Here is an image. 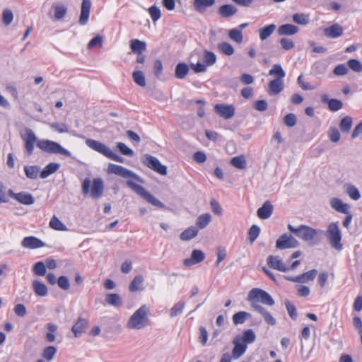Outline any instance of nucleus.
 <instances>
[{
	"mask_svg": "<svg viewBox=\"0 0 362 362\" xmlns=\"http://www.w3.org/2000/svg\"><path fill=\"white\" fill-rule=\"evenodd\" d=\"M107 173L109 174L116 175L123 178H129L130 180H127V185L135 193L155 206H157L160 209H163L165 207L163 203H162L153 195L146 191L144 187L134 182V180L143 183L144 180L133 171L122 165L109 163L107 166Z\"/></svg>",
	"mask_w": 362,
	"mask_h": 362,
	"instance_id": "obj_1",
	"label": "nucleus"
},
{
	"mask_svg": "<svg viewBox=\"0 0 362 362\" xmlns=\"http://www.w3.org/2000/svg\"><path fill=\"white\" fill-rule=\"evenodd\" d=\"M21 138L25 142V148L28 156L33 153L35 143L41 151L50 154H59L66 157H70L71 153L65 149L59 143L48 140H37L33 131L30 129H26L25 133L21 134Z\"/></svg>",
	"mask_w": 362,
	"mask_h": 362,
	"instance_id": "obj_2",
	"label": "nucleus"
},
{
	"mask_svg": "<svg viewBox=\"0 0 362 362\" xmlns=\"http://www.w3.org/2000/svg\"><path fill=\"white\" fill-rule=\"evenodd\" d=\"M288 229L310 245L318 244L320 240V235L322 233V230L315 229L306 225H300L298 227H294L288 224Z\"/></svg>",
	"mask_w": 362,
	"mask_h": 362,
	"instance_id": "obj_3",
	"label": "nucleus"
},
{
	"mask_svg": "<svg viewBox=\"0 0 362 362\" xmlns=\"http://www.w3.org/2000/svg\"><path fill=\"white\" fill-rule=\"evenodd\" d=\"M148 308L146 305L141 306L129 317L127 322V327L130 329H142L148 324Z\"/></svg>",
	"mask_w": 362,
	"mask_h": 362,
	"instance_id": "obj_4",
	"label": "nucleus"
},
{
	"mask_svg": "<svg viewBox=\"0 0 362 362\" xmlns=\"http://www.w3.org/2000/svg\"><path fill=\"white\" fill-rule=\"evenodd\" d=\"M90 179L88 177L83 180L82 183V193L84 196H86L90 193V195L93 199H97L103 194L105 188L103 180L100 177L93 179L91 189L90 191Z\"/></svg>",
	"mask_w": 362,
	"mask_h": 362,
	"instance_id": "obj_5",
	"label": "nucleus"
},
{
	"mask_svg": "<svg viewBox=\"0 0 362 362\" xmlns=\"http://www.w3.org/2000/svg\"><path fill=\"white\" fill-rule=\"evenodd\" d=\"M86 145L91 149L100 153L109 159L118 163H124V158L115 153L109 147L100 141L88 139L86 141Z\"/></svg>",
	"mask_w": 362,
	"mask_h": 362,
	"instance_id": "obj_6",
	"label": "nucleus"
},
{
	"mask_svg": "<svg viewBox=\"0 0 362 362\" xmlns=\"http://www.w3.org/2000/svg\"><path fill=\"white\" fill-rule=\"evenodd\" d=\"M325 235L333 248L339 251L342 250V235L337 222H332L328 225L325 230Z\"/></svg>",
	"mask_w": 362,
	"mask_h": 362,
	"instance_id": "obj_7",
	"label": "nucleus"
},
{
	"mask_svg": "<svg viewBox=\"0 0 362 362\" xmlns=\"http://www.w3.org/2000/svg\"><path fill=\"white\" fill-rule=\"evenodd\" d=\"M247 299L250 302L251 306L252 303H259V302L269 306H272L275 303L274 300L270 294L267 291L257 288H252L250 291Z\"/></svg>",
	"mask_w": 362,
	"mask_h": 362,
	"instance_id": "obj_8",
	"label": "nucleus"
},
{
	"mask_svg": "<svg viewBox=\"0 0 362 362\" xmlns=\"http://www.w3.org/2000/svg\"><path fill=\"white\" fill-rule=\"evenodd\" d=\"M142 163L148 168L162 175H167V167L162 165L158 159L153 156L145 154L142 159Z\"/></svg>",
	"mask_w": 362,
	"mask_h": 362,
	"instance_id": "obj_9",
	"label": "nucleus"
},
{
	"mask_svg": "<svg viewBox=\"0 0 362 362\" xmlns=\"http://www.w3.org/2000/svg\"><path fill=\"white\" fill-rule=\"evenodd\" d=\"M299 242L291 235L284 233L276 242V247L279 250L295 248L298 247Z\"/></svg>",
	"mask_w": 362,
	"mask_h": 362,
	"instance_id": "obj_10",
	"label": "nucleus"
},
{
	"mask_svg": "<svg viewBox=\"0 0 362 362\" xmlns=\"http://www.w3.org/2000/svg\"><path fill=\"white\" fill-rule=\"evenodd\" d=\"M214 111L222 118L229 119L234 116L235 108L233 105L216 104Z\"/></svg>",
	"mask_w": 362,
	"mask_h": 362,
	"instance_id": "obj_11",
	"label": "nucleus"
},
{
	"mask_svg": "<svg viewBox=\"0 0 362 362\" xmlns=\"http://www.w3.org/2000/svg\"><path fill=\"white\" fill-rule=\"evenodd\" d=\"M21 246L27 249H37L45 246V243L35 236H28L21 241Z\"/></svg>",
	"mask_w": 362,
	"mask_h": 362,
	"instance_id": "obj_12",
	"label": "nucleus"
},
{
	"mask_svg": "<svg viewBox=\"0 0 362 362\" xmlns=\"http://www.w3.org/2000/svg\"><path fill=\"white\" fill-rule=\"evenodd\" d=\"M204 253L200 250L195 249L192 250L190 258H187L184 259L183 264L185 267H190L192 265L202 262V261H204Z\"/></svg>",
	"mask_w": 362,
	"mask_h": 362,
	"instance_id": "obj_13",
	"label": "nucleus"
},
{
	"mask_svg": "<svg viewBox=\"0 0 362 362\" xmlns=\"http://www.w3.org/2000/svg\"><path fill=\"white\" fill-rule=\"evenodd\" d=\"M267 264L272 269L286 272L289 270V268L287 267L282 259L279 256L269 255L267 257Z\"/></svg>",
	"mask_w": 362,
	"mask_h": 362,
	"instance_id": "obj_14",
	"label": "nucleus"
},
{
	"mask_svg": "<svg viewBox=\"0 0 362 362\" xmlns=\"http://www.w3.org/2000/svg\"><path fill=\"white\" fill-rule=\"evenodd\" d=\"M252 308L258 312L264 318V321L270 325H275L276 323V321L275 318L270 314L269 312H268L262 305H261L259 303H254L252 305Z\"/></svg>",
	"mask_w": 362,
	"mask_h": 362,
	"instance_id": "obj_15",
	"label": "nucleus"
},
{
	"mask_svg": "<svg viewBox=\"0 0 362 362\" xmlns=\"http://www.w3.org/2000/svg\"><path fill=\"white\" fill-rule=\"evenodd\" d=\"M91 8L90 0H83L81 8V14L78 19L80 25H86L88 23Z\"/></svg>",
	"mask_w": 362,
	"mask_h": 362,
	"instance_id": "obj_16",
	"label": "nucleus"
},
{
	"mask_svg": "<svg viewBox=\"0 0 362 362\" xmlns=\"http://www.w3.org/2000/svg\"><path fill=\"white\" fill-rule=\"evenodd\" d=\"M331 207L337 212L348 214L350 206L348 204L344 203L340 199L333 197L329 200Z\"/></svg>",
	"mask_w": 362,
	"mask_h": 362,
	"instance_id": "obj_17",
	"label": "nucleus"
},
{
	"mask_svg": "<svg viewBox=\"0 0 362 362\" xmlns=\"http://www.w3.org/2000/svg\"><path fill=\"white\" fill-rule=\"evenodd\" d=\"M234 347L232 351V356L234 358L238 359L244 354L247 349V344L240 341V338L235 337L233 340Z\"/></svg>",
	"mask_w": 362,
	"mask_h": 362,
	"instance_id": "obj_18",
	"label": "nucleus"
},
{
	"mask_svg": "<svg viewBox=\"0 0 362 362\" xmlns=\"http://www.w3.org/2000/svg\"><path fill=\"white\" fill-rule=\"evenodd\" d=\"M274 207L269 201L264 202L263 205L257 211V216L261 219L269 218L273 213Z\"/></svg>",
	"mask_w": 362,
	"mask_h": 362,
	"instance_id": "obj_19",
	"label": "nucleus"
},
{
	"mask_svg": "<svg viewBox=\"0 0 362 362\" xmlns=\"http://www.w3.org/2000/svg\"><path fill=\"white\" fill-rule=\"evenodd\" d=\"M238 12V8L232 4H224L221 6L218 9V15L224 18H228L235 15Z\"/></svg>",
	"mask_w": 362,
	"mask_h": 362,
	"instance_id": "obj_20",
	"label": "nucleus"
},
{
	"mask_svg": "<svg viewBox=\"0 0 362 362\" xmlns=\"http://www.w3.org/2000/svg\"><path fill=\"white\" fill-rule=\"evenodd\" d=\"M322 101L328 105V107L331 111L335 112L339 110L343 107V103L337 99H329L328 95L323 94L321 97Z\"/></svg>",
	"mask_w": 362,
	"mask_h": 362,
	"instance_id": "obj_21",
	"label": "nucleus"
},
{
	"mask_svg": "<svg viewBox=\"0 0 362 362\" xmlns=\"http://www.w3.org/2000/svg\"><path fill=\"white\" fill-rule=\"evenodd\" d=\"M87 325L88 321L84 318L79 317L71 328L75 337H80L85 332Z\"/></svg>",
	"mask_w": 362,
	"mask_h": 362,
	"instance_id": "obj_22",
	"label": "nucleus"
},
{
	"mask_svg": "<svg viewBox=\"0 0 362 362\" xmlns=\"http://www.w3.org/2000/svg\"><path fill=\"white\" fill-rule=\"evenodd\" d=\"M325 35L331 38H336L340 37L343 34V28L339 24H334L330 27L326 28L324 30Z\"/></svg>",
	"mask_w": 362,
	"mask_h": 362,
	"instance_id": "obj_23",
	"label": "nucleus"
},
{
	"mask_svg": "<svg viewBox=\"0 0 362 362\" xmlns=\"http://www.w3.org/2000/svg\"><path fill=\"white\" fill-rule=\"evenodd\" d=\"M284 88V81L280 78L272 80L269 83L268 93L269 95H277L281 92Z\"/></svg>",
	"mask_w": 362,
	"mask_h": 362,
	"instance_id": "obj_24",
	"label": "nucleus"
},
{
	"mask_svg": "<svg viewBox=\"0 0 362 362\" xmlns=\"http://www.w3.org/2000/svg\"><path fill=\"white\" fill-rule=\"evenodd\" d=\"M299 28L293 24H284L279 27L278 34L279 35H293L296 34Z\"/></svg>",
	"mask_w": 362,
	"mask_h": 362,
	"instance_id": "obj_25",
	"label": "nucleus"
},
{
	"mask_svg": "<svg viewBox=\"0 0 362 362\" xmlns=\"http://www.w3.org/2000/svg\"><path fill=\"white\" fill-rule=\"evenodd\" d=\"M60 168V165L57 163H50L47 165L40 173V177L42 179L47 178L50 175L57 172Z\"/></svg>",
	"mask_w": 362,
	"mask_h": 362,
	"instance_id": "obj_26",
	"label": "nucleus"
},
{
	"mask_svg": "<svg viewBox=\"0 0 362 362\" xmlns=\"http://www.w3.org/2000/svg\"><path fill=\"white\" fill-rule=\"evenodd\" d=\"M215 0H194L193 5L199 13H204L206 8L214 4Z\"/></svg>",
	"mask_w": 362,
	"mask_h": 362,
	"instance_id": "obj_27",
	"label": "nucleus"
},
{
	"mask_svg": "<svg viewBox=\"0 0 362 362\" xmlns=\"http://www.w3.org/2000/svg\"><path fill=\"white\" fill-rule=\"evenodd\" d=\"M198 232V228L196 226H190L180 234V238L183 241L192 240L197 235Z\"/></svg>",
	"mask_w": 362,
	"mask_h": 362,
	"instance_id": "obj_28",
	"label": "nucleus"
},
{
	"mask_svg": "<svg viewBox=\"0 0 362 362\" xmlns=\"http://www.w3.org/2000/svg\"><path fill=\"white\" fill-rule=\"evenodd\" d=\"M344 189L346 193L351 199L357 201L361 198L359 190L354 185L350 183L345 184Z\"/></svg>",
	"mask_w": 362,
	"mask_h": 362,
	"instance_id": "obj_29",
	"label": "nucleus"
},
{
	"mask_svg": "<svg viewBox=\"0 0 362 362\" xmlns=\"http://www.w3.org/2000/svg\"><path fill=\"white\" fill-rule=\"evenodd\" d=\"M144 281V278L142 275L136 276L131 281L129 290L131 292H136L137 291L143 290L142 284Z\"/></svg>",
	"mask_w": 362,
	"mask_h": 362,
	"instance_id": "obj_30",
	"label": "nucleus"
},
{
	"mask_svg": "<svg viewBox=\"0 0 362 362\" xmlns=\"http://www.w3.org/2000/svg\"><path fill=\"white\" fill-rule=\"evenodd\" d=\"M189 69L185 63H178L175 69V76L178 79L184 78L189 73Z\"/></svg>",
	"mask_w": 362,
	"mask_h": 362,
	"instance_id": "obj_31",
	"label": "nucleus"
},
{
	"mask_svg": "<svg viewBox=\"0 0 362 362\" xmlns=\"http://www.w3.org/2000/svg\"><path fill=\"white\" fill-rule=\"evenodd\" d=\"M33 288L35 294L38 296L44 297L47 295V288L46 285L37 280L33 281Z\"/></svg>",
	"mask_w": 362,
	"mask_h": 362,
	"instance_id": "obj_32",
	"label": "nucleus"
},
{
	"mask_svg": "<svg viewBox=\"0 0 362 362\" xmlns=\"http://www.w3.org/2000/svg\"><path fill=\"white\" fill-rule=\"evenodd\" d=\"M211 216L209 213L199 215L196 221V226L199 229L205 228L211 222Z\"/></svg>",
	"mask_w": 362,
	"mask_h": 362,
	"instance_id": "obj_33",
	"label": "nucleus"
},
{
	"mask_svg": "<svg viewBox=\"0 0 362 362\" xmlns=\"http://www.w3.org/2000/svg\"><path fill=\"white\" fill-rule=\"evenodd\" d=\"M130 48L134 53H142L146 50V45L145 42L134 39L130 41Z\"/></svg>",
	"mask_w": 362,
	"mask_h": 362,
	"instance_id": "obj_34",
	"label": "nucleus"
},
{
	"mask_svg": "<svg viewBox=\"0 0 362 362\" xmlns=\"http://www.w3.org/2000/svg\"><path fill=\"white\" fill-rule=\"evenodd\" d=\"M276 26L274 24H270L258 30L259 38L261 40L267 39L275 30Z\"/></svg>",
	"mask_w": 362,
	"mask_h": 362,
	"instance_id": "obj_35",
	"label": "nucleus"
},
{
	"mask_svg": "<svg viewBox=\"0 0 362 362\" xmlns=\"http://www.w3.org/2000/svg\"><path fill=\"white\" fill-rule=\"evenodd\" d=\"M16 200L25 205H31L35 202L33 196L31 194L25 192L18 193Z\"/></svg>",
	"mask_w": 362,
	"mask_h": 362,
	"instance_id": "obj_36",
	"label": "nucleus"
},
{
	"mask_svg": "<svg viewBox=\"0 0 362 362\" xmlns=\"http://www.w3.org/2000/svg\"><path fill=\"white\" fill-rule=\"evenodd\" d=\"M235 337L240 338V341L245 343V344L254 342L256 339L255 334L251 329L245 330L242 336L237 335Z\"/></svg>",
	"mask_w": 362,
	"mask_h": 362,
	"instance_id": "obj_37",
	"label": "nucleus"
},
{
	"mask_svg": "<svg viewBox=\"0 0 362 362\" xmlns=\"http://www.w3.org/2000/svg\"><path fill=\"white\" fill-rule=\"evenodd\" d=\"M317 274V270L312 269L298 276V279H296V281H298V283H305L310 281H313Z\"/></svg>",
	"mask_w": 362,
	"mask_h": 362,
	"instance_id": "obj_38",
	"label": "nucleus"
},
{
	"mask_svg": "<svg viewBox=\"0 0 362 362\" xmlns=\"http://www.w3.org/2000/svg\"><path fill=\"white\" fill-rule=\"evenodd\" d=\"M24 171L28 178L37 179L40 173V168L37 165H26L24 167Z\"/></svg>",
	"mask_w": 362,
	"mask_h": 362,
	"instance_id": "obj_39",
	"label": "nucleus"
},
{
	"mask_svg": "<svg viewBox=\"0 0 362 362\" xmlns=\"http://www.w3.org/2000/svg\"><path fill=\"white\" fill-rule=\"evenodd\" d=\"M203 62L206 66H212L216 62V56L214 52L205 49L203 52Z\"/></svg>",
	"mask_w": 362,
	"mask_h": 362,
	"instance_id": "obj_40",
	"label": "nucleus"
},
{
	"mask_svg": "<svg viewBox=\"0 0 362 362\" xmlns=\"http://www.w3.org/2000/svg\"><path fill=\"white\" fill-rule=\"evenodd\" d=\"M353 124L352 118L350 116L343 117L339 122V129L343 133H348Z\"/></svg>",
	"mask_w": 362,
	"mask_h": 362,
	"instance_id": "obj_41",
	"label": "nucleus"
},
{
	"mask_svg": "<svg viewBox=\"0 0 362 362\" xmlns=\"http://www.w3.org/2000/svg\"><path fill=\"white\" fill-rule=\"evenodd\" d=\"M250 314L245 312L240 311L235 313L233 316V321L235 325L243 324L247 318L250 317Z\"/></svg>",
	"mask_w": 362,
	"mask_h": 362,
	"instance_id": "obj_42",
	"label": "nucleus"
},
{
	"mask_svg": "<svg viewBox=\"0 0 362 362\" xmlns=\"http://www.w3.org/2000/svg\"><path fill=\"white\" fill-rule=\"evenodd\" d=\"M105 301L111 305L116 307H119L122 305L121 297L117 293H110L105 297Z\"/></svg>",
	"mask_w": 362,
	"mask_h": 362,
	"instance_id": "obj_43",
	"label": "nucleus"
},
{
	"mask_svg": "<svg viewBox=\"0 0 362 362\" xmlns=\"http://www.w3.org/2000/svg\"><path fill=\"white\" fill-rule=\"evenodd\" d=\"M132 78L135 83H136L138 86L141 87L146 86V78L144 73L141 71H134L132 74Z\"/></svg>",
	"mask_w": 362,
	"mask_h": 362,
	"instance_id": "obj_44",
	"label": "nucleus"
},
{
	"mask_svg": "<svg viewBox=\"0 0 362 362\" xmlns=\"http://www.w3.org/2000/svg\"><path fill=\"white\" fill-rule=\"evenodd\" d=\"M49 227L57 230H67L66 226L55 216L51 218Z\"/></svg>",
	"mask_w": 362,
	"mask_h": 362,
	"instance_id": "obj_45",
	"label": "nucleus"
},
{
	"mask_svg": "<svg viewBox=\"0 0 362 362\" xmlns=\"http://www.w3.org/2000/svg\"><path fill=\"white\" fill-rule=\"evenodd\" d=\"M228 37L237 43H241L243 40L242 31L238 28L230 29L228 32Z\"/></svg>",
	"mask_w": 362,
	"mask_h": 362,
	"instance_id": "obj_46",
	"label": "nucleus"
},
{
	"mask_svg": "<svg viewBox=\"0 0 362 362\" xmlns=\"http://www.w3.org/2000/svg\"><path fill=\"white\" fill-rule=\"evenodd\" d=\"M47 328L49 332L46 334V339L49 343L54 342L56 339L54 332L57 329V326L53 323H48L47 325Z\"/></svg>",
	"mask_w": 362,
	"mask_h": 362,
	"instance_id": "obj_47",
	"label": "nucleus"
},
{
	"mask_svg": "<svg viewBox=\"0 0 362 362\" xmlns=\"http://www.w3.org/2000/svg\"><path fill=\"white\" fill-rule=\"evenodd\" d=\"M230 164L236 168L244 169L246 167V160L243 156L233 157Z\"/></svg>",
	"mask_w": 362,
	"mask_h": 362,
	"instance_id": "obj_48",
	"label": "nucleus"
},
{
	"mask_svg": "<svg viewBox=\"0 0 362 362\" xmlns=\"http://www.w3.org/2000/svg\"><path fill=\"white\" fill-rule=\"evenodd\" d=\"M52 8L54 10V17L57 19H62L67 12V8L64 5L54 4Z\"/></svg>",
	"mask_w": 362,
	"mask_h": 362,
	"instance_id": "obj_49",
	"label": "nucleus"
},
{
	"mask_svg": "<svg viewBox=\"0 0 362 362\" xmlns=\"http://www.w3.org/2000/svg\"><path fill=\"white\" fill-rule=\"evenodd\" d=\"M185 306V303L183 301H180L174 305V306L171 308L170 315L171 317H175L180 314H181L183 311V309Z\"/></svg>",
	"mask_w": 362,
	"mask_h": 362,
	"instance_id": "obj_50",
	"label": "nucleus"
},
{
	"mask_svg": "<svg viewBox=\"0 0 362 362\" xmlns=\"http://www.w3.org/2000/svg\"><path fill=\"white\" fill-rule=\"evenodd\" d=\"M260 233V228L257 225H252L248 231V238L250 243H253Z\"/></svg>",
	"mask_w": 362,
	"mask_h": 362,
	"instance_id": "obj_51",
	"label": "nucleus"
},
{
	"mask_svg": "<svg viewBox=\"0 0 362 362\" xmlns=\"http://www.w3.org/2000/svg\"><path fill=\"white\" fill-rule=\"evenodd\" d=\"M57 353V348L53 346L46 347L42 352V357L48 361H52Z\"/></svg>",
	"mask_w": 362,
	"mask_h": 362,
	"instance_id": "obj_52",
	"label": "nucleus"
},
{
	"mask_svg": "<svg viewBox=\"0 0 362 362\" xmlns=\"http://www.w3.org/2000/svg\"><path fill=\"white\" fill-rule=\"evenodd\" d=\"M269 74L270 76H276L277 78H280L281 80L286 75L284 71L279 64H274L272 69L269 71Z\"/></svg>",
	"mask_w": 362,
	"mask_h": 362,
	"instance_id": "obj_53",
	"label": "nucleus"
},
{
	"mask_svg": "<svg viewBox=\"0 0 362 362\" xmlns=\"http://www.w3.org/2000/svg\"><path fill=\"white\" fill-rule=\"evenodd\" d=\"M220 51L227 56H230L234 53L233 47L228 42H223L218 45Z\"/></svg>",
	"mask_w": 362,
	"mask_h": 362,
	"instance_id": "obj_54",
	"label": "nucleus"
},
{
	"mask_svg": "<svg viewBox=\"0 0 362 362\" xmlns=\"http://www.w3.org/2000/svg\"><path fill=\"white\" fill-rule=\"evenodd\" d=\"M117 147L122 154L127 156H133L134 155V151L129 148L125 144L119 142L117 144Z\"/></svg>",
	"mask_w": 362,
	"mask_h": 362,
	"instance_id": "obj_55",
	"label": "nucleus"
},
{
	"mask_svg": "<svg viewBox=\"0 0 362 362\" xmlns=\"http://www.w3.org/2000/svg\"><path fill=\"white\" fill-rule=\"evenodd\" d=\"M328 136L330 141L334 143H337L341 138V135L339 130L335 127L329 128L328 131Z\"/></svg>",
	"mask_w": 362,
	"mask_h": 362,
	"instance_id": "obj_56",
	"label": "nucleus"
},
{
	"mask_svg": "<svg viewBox=\"0 0 362 362\" xmlns=\"http://www.w3.org/2000/svg\"><path fill=\"white\" fill-rule=\"evenodd\" d=\"M103 42V37L102 35H98L95 37H93L88 44L87 48L88 49H91L95 46L102 47Z\"/></svg>",
	"mask_w": 362,
	"mask_h": 362,
	"instance_id": "obj_57",
	"label": "nucleus"
},
{
	"mask_svg": "<svg viewBox=\"0 0 362 362\" xmlns=\"http://www.w3.org/2000/svg\"><path fill=\"white\" fill-rule=\"evenodd\" d=\"M33 272L36 275L44 276L46 274V266L42 262H37L33 267Z\"/></svg>",
	"mask_w": 362,
	"mask_h": 362,
	"instance_id": "obj_58",
	"label": "nucleus"
},
{
	"mask_svg": "<svg viewBox=\"0 0 362 362\" xmlns=\"http://www.w3.org/2000/svg\"><path fill=\"white\" fill-rule=\"evenodd\" d=\"M13 19V14L12 11L5 9L2 13V21L5 25H8L11 23Z\"/></svg>",
	"mask_w": 362,
	"mask_h": 362,
	"instance_id": "obj_59",
	"label": "nucleus"
},
{
	"mask_svg": "<svg viewBox=\"0 0 362 362\" xmlns=\"http://www.w3.org/2000/svg\"><path fill=\"white\" fill-rule=\"evenodd\" d=\"M297 122L296 116L293 113L287 114L284 117V122L285 125L288 127H293L296 125Z\"/></svg>",
	"mask_w": 362,
	"mask_h": 362,
	"instance_id": "obj_60",
	"label": "nucleus"
},
{
	"mask_svg": "<svg viewBox=\"0 0 362 362\" xmlns=\"http://www.w3.org/2000/svg\"><path fill=\"white\" fill-rule=\"evenodd\" d=\"M347 64L351 70L356 72L362 71V64L358 59H349Z\"/></svg>",
	"mask_w": 362,
	"mask_h": 362,
	"instance_id": "obj_61",
	"label": "nucleus"
},
{
	"mask_svg": "<svg viewBox=\"0 0 362 362\" xmlns=\"http://www.w3.org/2000/svg\"><path fill=\"white\" fill-rule=\"evenodd\" d=\"M59 287L64 291L70 288V283L69 279L65 276H61L57 281Z\"/></svg>",
	"mask_w": 362,
	"mask_h": 362,
	"instance_id": "obj_62",
	"label": "nucleus"
},
{
	"mask_svg": "<svg viewBox=\"0 0 362 362\" xmlns=\"http://www.w3.org/2000/svg\"><path fill=\"white\" fill-rule=\"evenodd\" d=\"M50 127L54 131L59 133H67L69 132V129L67 126L64 123H52L50 124Z\"/></svg>",
	"mask_w": 362,
	"mask_h": 362,
	"instance_id": "obj_63",
	"label": "nucleus"
},
{
	"mask_svg": "<svg viewBox=\"0 0 362 362\" xmlns=\"http://www.w3.org/2000/svg\"><path fill=\"white\" fill-rule=\"evenodd\" d=\"M148 13L151 16V19L154 22L158 21L160 18V16H161L160 9L155 6H152L148 8Z\"/></svg>",
	"mask_w": 362,
	"mask_h": 362,
	"instance_id": "obj_64",
	"label": "nucleus"
}]
</instances>
